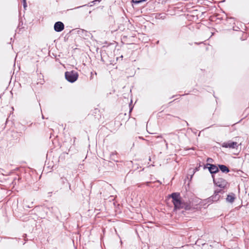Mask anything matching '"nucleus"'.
Instances as JSON below:
<instances>
[{
  "instance_id": "20e7f679",
  "label": "nucleus",
  "mask_w": 249,
  "mask_h": 249,
  "mask_svg": "<svg viewBox=\"0 0 249 249\" xmlns=\"http://www.w3.org/2000/svg\"><path fill=\"white\" fill-rule=\"evenodd\" d=\"M224 191L222 189H216L214 191L213 196L208 198V202H216L220 199L221 194H223Z\"/></svg>"
},
{
  "instance_id": "6e6552de",
  "label": "nucleus",
  "mask_w": 249,
  "mask_h": 249,
  "mask_svg": "<svg viewBox=\"0 0 249 249\" xmlns=\"http://www.w3.org/2000/svg\"><path fill=\"white\" fill-rule=\"evenodd\" d=\"M235 199V195L234 194H231L227 196L226 200L228 202L232 203Z\"/></svg>"
},
{
  "instance_id": "423d86ee",
  "label": "nucleus",
  "mask_w": 249,
  "mask_h": 249,
  "mask_svg": "<svg viewBox=\"0 0 249 249\" xmlns=\"http://www.w3.org/2000/svg\"><path fill=\"white\" fill-rule=\"evenodd\" d=\"M205 168H208L209 172L212 174L216 173L219 171L218 167L214 164L207 163Z\"/></svg>"
},
{
  "instance_id": "9d476101",
  "label": "nucleus",
  "mask_w": 249,
  "mask_h": 249,
  "mask_svg": "<svg viewBox=\"0 0 249 249\" xmlns=\"http://www.w3.org/2000/svg\"><path fill=\"white\" fill-rule=\"evenodd\" d=\"M145 0H132V2L135 3H139L142 1H144Z\"/></svg>"
},
{
  "instance_id": "1a4fd4ad",
  "label": "nucleus",
  "mask_w": 249,
  "mask_h": 249,
  "mask_svg": "<svg viewBox=\"0 0 249 249\" xmlns=\"http://www.w3.org/2000/svg\"><path fill=\"white\" fill-rule=\"evenodd\" d=\"M219 168L220 170L223 172V173H228L229 172L230 170L228 169V168L224 165H218Z\"/></svg>"
},
{
  "instance_id": "f3484780",
  "label": "nucleus",
  "mask_w": 249,
  "mask_h": 249,
  "mask_svg": "<svg viewBox=\"0 0 249 249\" xmlns=\"http://www.w3.org/2000/svg\"><path fill=\"white\" fill-rule=\"evenodd\" d=\"M81 6H78V7H77L76 8H80Z\"/></svg>"
},
{
  "instance_id": "a211bd4d",
  "label": "nucleus",
  "mask_w": 249,
  "mask_h": 249,
  "mask_svg": "<svg viewBox=\"0 0 249 249\" xmlns=\"http://www.w3.org/2000/svg\"><path fill=\"white\" fill-rule=\"evenodd\" d=\"M26 236V234H24L23 236L24 237V236Z\"/></svg>"
},
{
  "instance_id": "9b49d317",
  "label": "nucleus",
  "mask_w": 249,
  "mask_h": 249,
  "mask_svg": "<svg viewBox=\"0 0 249 249\" xmlns=\"http://www.w3.org/2000/svg\"><path fill=\"white\" fill-rule=\"evenodd\" d=\"M23 6L24 8H25L27 6L26 0H23Z\"/></svg>"
},
{
  "instance_id": "2eb2a0df",
  "label": "nucleus",
  "mask_w": 249,
  "mask_h": 249,
  "mask_svg": "<svg viewBox=\"0 0 249 249\" xmlns=\"http://www.w3.org/2000/svg\"><path fill=\"white\" fill-rule=\"evenodd\" d=\"M115 155V154H114L113 153H112L110 154V156H111V157H113V156H114Z\"/></svg>"
},
{
  "instance_id": "f03ea898",
  "label": "nucleus",
  "mask_w": 249,
  "mask_h": 249,
  "mask_svg": "<svg viewBox=\"0 0 249 249\" xmlns=\"http://www.w3.org/2000/svg\"><path fill=\"white\" fill-rule=\"evenodd\" d=\"M212 178L213 179V182L215 185L219 187L223 190V189L227 188L228 183V182L223 178H215L213 175H212Z\"/></svg>"
},
{
  "instance_id": "dca6fc26",
  "label": "nucleus",
  "mask_w": 249,
  "mask_h": 249,
  "mask_svg": "<svg viewBox=\"0 0 249 249\" xmlns=\"http://www.w3.org/2000/svg\"><path fill=\"white\" fill-rule=\"evenodd\" d=\"M210 160H212V159H210V158H208V159H207V161H210Z\"/></svg>"
},
{
  "instance_id": "f257e3e1",
  "label": "nucleus",
  "mask_w": 249,
  "mask_h": 249,
  "mask_svg": "<svg viewBox=\"0 0 249 249\" xmlns=\"http://www.w3.org/2000/svg\"><path fill=\"white\" fill-rule=\"evenodd\" d=\"M171 197L172 198L173 203L176 209H180L184 207L185 204L181 201L179 193H173L171 195Z\"/></svg>"
},
{
  "instance_id": "39448f33",
  "label": "nucleus",
  "mask_w": 249,
  "mask_h": 249,
  "mask_svg": "<svg viewBox=\"0 0 249 249\" xmlns=\"http://www.w3.org/2000/svg\"><path fill=\"white\" fill-rule=\"evenodd\" d=\"M221 146L225 148H229L231 149L237 148L238 145L236 142L229 141L227 142H224L221 144Z\"/></svg>"
},
{
  "instance_id": "f8f14e48",
  "label": "nucleus",
  "mask_w": 249,
  "mask_h": 249,
  "mask_svg": "<svg viewBox=\"0 0 249 249\" xmlns=\"http://www.w3.org/2000/svg\"><path fill=\"white\" fill-rule=\"evenodd\" d=\"M100 1H101V0H95L92 1L91 2V3L94 4L96 1L100 2Z\"/></svg>"
},
{
  "instance_id": "0eeeda50",
  "label": "nucleus",
  "mask_w": 249,
  "mask_h": 249,
  "mask_svg": "<svg viewBox=\"0 0 249 249\" xmlns=\"http://www.w3.org/2000/svg\"><path fill=\"white\" fill-rule=\"evenodd\" d=\"M64 29V25L61 21H57L54 25V30L57 32H60Z\"/></svg>"
},
{
  "instance_id": "7ed1b4c3",
  "label": "nucleus",
  "mask_w": 249,
  "mask_h": 249,
  "mask_svg": "<svg viewBox=\"0 0 249 249\" xmlns=\"http://www.w3.org/2000/svg\"><path fill=\"white\" fill-rule=\"evenodd\" d=\"M65 75L67 80L71 83H73L76 81L78 77V73L73 71H66Z\"/></svg>"
},
{
  "instance_id": "ddd939ff",
  "label": "nucleus",
  "mask_w": 249,
  "mask_h": 249,
  "mask_svg": "<svg viewBox=\"0 0 249 249\" xmlns=\"http://www.w3.org/2000/svg\"><path fill=\"white\" fill-rule=\"evenodd\" d=\"M185 209L186 210H189V208L188 206H185Z\"/></svg>"
},
{
  "instance_id": "4468645a",
  "label": "nucleus",
  "mask_w": 249,
  "mask_h": 249,
  "mask_svg": "<svg viewBox=\"0 0 249 249\" xmlns=\"http://www.w3.org/2000/svg\"><path fill=\"white\" fill-rule=\"evenodd\" d=\"M82 32L85 33L86 34H89V33H88L87 31H86L85 30H82Z\"/></svg>"
}]
</instances>
